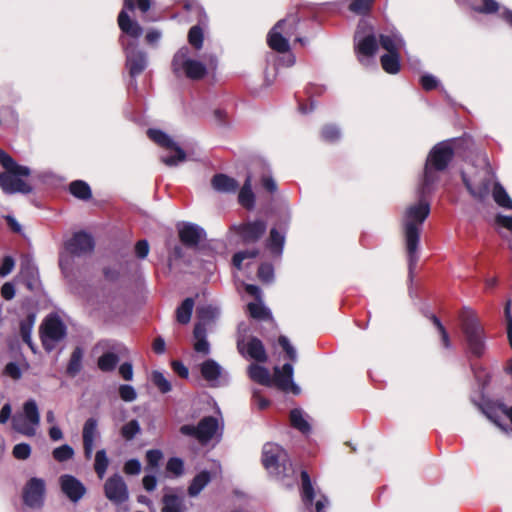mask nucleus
<instances>
[{
	"label": "nucleus",
	"instance_id": "052dcab7",
	"mask_svg": "<svg viewBox=\"0 0 512 512\" xmlns=\"http://www.w3.org/2000/svg\"><path fill=\"white\" fill-rule=\"evenodd\" d=\"M472 9L483 14H492L498 11L499 4L495 0H482V6H473Z\"/></svg>",
	"mask_w": 512,
	"mask_h": 512
},
{
	"label": "nucleus",
	"instance_id": "cd10ccee",
	"mask_svg": "<svg viewBox=\"0 0 512 512\" xmlns=\"http://www.w3.org/2000/svg\"><path fill=\"white\" fill-rule=\"evenodd\" d=\"M380 45L387 53L399 52L405 46L402 36L398 32L392 31L389 34L379 36Z\"/></svg>",
	"mask_w": 512,
	"mask_h": 512
},
{
	"label": "nucleus",
	"instance_id": "9b49d317",
	"mask_svg": "<svg viewBox=\"0 0 512 512\" xmlns=\"http://www.w3.org/2000/svg\"><path fill=\"white\" fill-rule=\"evenodd\" d=\"M40 425V413L34 399H29L23 404V410L12 416V428L27 437L36 435Z\"/></svg>",
	"mask_w": 512,
	"mask_h": 512
},
{
	"label": "nucleus",
	"instance_id": "09e8293b",
	"mask_svg": "<svg viewBox=\"0 0 512 512\" xmlns=\"http://www.w3.org/2000/svg\"><path fill=\"white\" fill-rule=\"evenodd\" d=\"M248 312L251 317L259 320H265L271 316L270 311L262 303H249Z\"/></svg>",
	"mask_w": 512,
	"mask_h": 512
},
{
	"label": "nucleus",
	"instance_id": "4d7b16f0",
	"mask_svg": "<svg viewBox=\"0 0 512 512\" xmlns=\"http://www.w3.org/2000/svg\"><path fill=\"white\" fill-rule=\"evenodd\" d=\"M374 0H353L349 9L356 14H366L372 7Z\"/></svg>",
	"mask_w": 512,
	"mask_h": 512
},
{
	"label": "nucleus",
	"instance_id": "a211bd4d",
	"mask_svg": "<svg viewBox=\"0 0 512 512\" xmlns=\"http://www.w3.org/2000/svg\"><path fill=\"white\" fill-rule=\"evenodd\" d=\"M199 370L211 387H218L221 384L227 383L229 374L224 368L214 359H207L199 365Z\"/></svg>",
	"mask_w": 512,
	"mask_h": 512
},
{
	"label": "nucleus",
	"instance_id": "58836bf2",
	"mask_svg": "<svg viewBox=\"0 0 512 512\" xmlns=\"http://www.w3.org/2000/svg\"><path fill=\"white\" fill-rule=\"evenodd\" d=\"M70 193L81 200H89L92 197L90 186L82 180H75L70 183Z\"/></svg>",
	"mask_w": 512,
	"mask_h": 512
},
{
	"label": "nucleus",
	"instance_id": "c9c22d12",
	"mask_svg": "<svg viewBox=\"0 0 512 512\" xmlns=\"http://www.w3.org/2000/svg\"><path fill=\"white\" fill-rule=\"evenodd\" d=\"M381 66L386 73L396 74L400 71L399 52L386 53L380 58Z\"/></svg>",
	"mask_w": 512,
	"mask_h": 512
},
{
	"label": "nucleus",
	"instance_id": "49530a36",
	"mask_svg": "<svg viewBox=\"0 0 512 512\" xmlns=\"http://www.w3.org/2000/svg\"><path fill=\"white\" fill-rule=\"evenodd\" d=\"M119 362V356L113 352L104 353L99 357L97 365L103 372H110L115 369Z\"/></svg>",
	"mask_w": 512,
	"mask_h": 512
},
{
	"label": "nucleus",
	"instance_id": "37998d69",
	"mask_svg": "<svg viewBox=\"0 0 512 512\" xmlns=\"http://www.w3.org/2000/svg\"><path fill=\"white\" fill-rule=\"evenodd\" d=\"M197 314L199 317L198 323H204L206 327L207 324L213 322L219 316L220 311L215 306L205 305L197 308Z\"/></svg>",
	"mask_w": 512,
	"mask_h": 512
},
{
	"label": "nucleus",
	"instance_id": "e2e57ef3",
	"mask_svg": "<svg viewBox=\"0 0 512 512\" xmlns=\"http://www.w3.org/2000/svg\"><path fill=\"white\" fill-rule=\"evenodd\" d=\"M120 398L125 402H132L136 400L137 393L133 386L128 384L120 385L119 387Z\"/></svg>",
	"mask_w": 512,
	"mask_h": 512
},
{
	"label": "nucleus",
	"instance_id": "f03ea898",
	"mask_svg": "<svg viewBox=\"0 0 512 512\" xmlns=\"http://www.w3.org/2000/svg\"><path fill=\"white\" fill-rule=\"evenodd\" d=\"M417 193L419 201L406 208L402 220L410 274L418 261L421 227L430 214V205L426 201L428 195L422 196L418 189Z\"/></svg>",
	"mask_w": 512,
	"mask_h": 512
},
{
	"label": "nucleus",
	"instance_id": "de8ad7c7",
	"mask_svg": "<svg viewBox=\"0 0 512 512\" xmlns=\"http://www.w3.org/2000/svg\"><path fill=\"white\" fill-rule=\"evenodd\" d=\"M74 454V449L68 444H63L52 451V456L57 462H66L72 459Z\"/></svg>",
	"mask_w": 512,
	"mask_h": 512
},
{
	"label": "nucleus",
	"instance_id": "0e129e2a",
	"mask_svg": "<svg viewBox=\"0 0 512 512\" xmlns=\"http://www.w3.org/2000/svg\"><path fill=\"white\" fill-rule=\"evenodd\" d=\"M431 319L440 333L443 346L446 349H450L452 347V345H451V341H450L449 335H448L445 327L442 325L440 320L435 315H432Z\"/></svg>",
	"mask_w": 512,
	"mask_h": 512
},
{
	"label": "nucleus",
	"instance_id": "338daca9",
	"mask_svg": "<svg viewBox=\"0 0 512 512\" xmlns=\"http://www.w3.org/2000/svg\"><path fill=\"white\" fill-rule=\"evenodd\" d=\"M496 223L511 233V239H509V248L512 251V215L506 216L498 214L496 216Z\"/></svg>",
	"mask_w": 512,
	"mask_h": 512
},
{
	"label": "nucleus",
	"instance_id": "4c0bfd02",
	"mask_svg": "<svg viewBox=\"0 0 512 512\" xmlns=\"http://www.w3.org/2000/svg\"><path fill=\"white\" fill-rule=\"evenodd\" d=\"M290 422L291 425L306 434L311 430V426L305 418L304 411L300 408H295L290 411Z\"/></svg>",
	"mask_w": 512,
	"mask_h": 512
},
{
	"label": "nucleus",
	"instance_id": "39448f33",
	"mask_svg": "<svg viewBox=\"0 0 512 512\" xmlns=\"http://www.w3.org/2000/svg\"><path fill=\"white\" fill-rule=\"evenodd\" d=\"M298 24V16L289 14L286 18L278 21L267 35L269 47L278 53L284 54L278 58V66L291 67L295 64V56L290 53L289 39L295 35Z\"/></svg>",
	"mask_w": 512,
	"mask_h": 512
},
{
	"label": "nucleus",
	"instance_id": "f3484780",
	"mask_svg": "<svg viewBox=\"0 0 512 512\" xmlns=\"http://www.w3.org/2000/svg\"><path fill=\"white\" fill-rule=\"evenodd\" d=\"M237 349L242 356L248 357L260 363H265L268 359L265 347L257 337H250L245 343L244 335H239L237 339Z\"/></svg>",
	"mask_w": 512,
	"mask_h": 512
},
{
	"label": "nucleus",
	"instance_id": "0eeeda50",
	"mask_svg": "<svg viewBox=\"0 0 512 512\" xmlns=\"http://www.w3.org/2000/svg\"><path fill=\"white\" fill-rule=\"evenodd\" d=\"M0 164L6 170V172L0 173V187L5 193L28 194L32 191V187L20 178L30 175V169L27 166L17 164L9 154L2 150H0Z\"/></svg>",
	"mask_w": 512,
	"mask_h": 512
},
{
	"label": "nucleus",
	"instance_id": "2f4dec72",
	"mask_svg": "<svg viewBox=\"0 0 512 512\" xmlns=\"http://www.w3.org/2000/svg\"><path fill=\"white\" fill-rule=\"evenodd\" d=\"M35 321L36 316L33 313L28 314L25 319L20 321V336L33 352H35V346L31 336Z\"/></svg>",
	"mask_w": 512,
	"mask_h": 512
},
{
	"label": "nucleus",
	"instance_id": "f257e3e1",
	"mask_svg": "<svg viewBox=\"0 0 512 512\" xmlns=\"http://www.w3.org/2000/svg\"><path fill=\"white\" fill-rule=\"evenodd\" d=\"M135 5L143 12H147L151 6V0H124V8L118 16V24L122 32L126 35L121 38L122 46L126 54V67L132 78L130 87L137 89L135 78L140 75L147 67V55L144 51L138 49V38L142 35L143 29L138 22L132 20L127 10L133 11Z\"/></svg>",
	"mask_w": 512,
	"mask_h": 512
},
{
	"label": "nucleus",
	"instance_id": "412c9836",
	"mask_svg": "<svg viewBox=\"0 0 512 512\" xmlns=\"http://www.w3.org/2000/svg\"><path fill=\"white\" fill-rule=\"evenodd\" d=\"M94 246L93 237L83 231L74 233L64 244L66 251L76 257L91 253L94 250Z\"/></svg>",
	"mask_w": 512,
	"mask_h": 512
},
{
	"label": "nucleus",
	"instance_id": "20e7f679",
	"mask_svg": "<svg viewBox=\"0 0 512 512\" xmlns=\"http://www.w3.org/2000/svg\"><path fill=\"white\" fill-rule=\"evenodd\" d=\"M262 463L268 473L283 486L291 488L297 482V471L287 452L279 445L266 443L262 449Z\"/></svg>",
	"mask_w": 512,
	"mask_h": 512
},
{
	"label": "nucleus",
	"instance_id": "ea45409f",
	"mask_svg": "<svg viewBox=\"0 0 512 512\" xmlns=\"http://www.w3.org/2000/svg\"><path fill=\"white\" fill-rule=\"evenodd\" d=\"M494 201L502 208L512 210V199L504 189V187L496 182L492 191Z\"/></svg>",
	"mask_w": 512,
	"mask_h": 512
},
{
	"label": "nucleus",
	"instance_id": "5701e85b",
	"mask_svg": "<svg viewBox=\"0 0 512 512\" xmlns=\"http://www.w3.org/2000/svg\"><path fill=\"white\" fill-rule=\"evenodd\" d=\"M177 230L181 242L187 247H196L206 236L204 229L194 223H179Z\"/></svg>",
	"mask_w": 512,
	"mask_h": 512
},
{
	"label": "nucleus",
	"instance_id": "bf43d9fd",
	"mask_svg": "<svg viewBox=\"0 0 512 512\" xmlns=\"http://www.w3.org/2000/svg\"><path fill=\"white\" fill-rule=\"evenodd\" d=\"M258 277L262 282L271 283L274 279V268L269 263H262L258 269Z\"/></svg>",
	"mask_w": 512,
	"mask_h": 512
},
{
	"label": "nucleus",
	"instance_id": "13d9d810",
	"mask_svg": "<svg viewBox=\"0 0 512 512\" xmlns=\"http://www.w3.org/2000/svg\"><path fill=\"white\" fill-rule=\"evenodd\" d=\"M278 343L283 348V350L286 352L287 357L292 362H296L297 358H298L297 351H296L295 347L290 343V340L286 336L281 335L278 339Z\"/></svg>",
	"mask_w": 512,
	"mask_h": 512
},
{
	"label": "nucleus",
	"instance_id": "4468645a",
	"mask_svg": "<svg viewBox=\"0 0 512 512\" xmlns=\"http://www.w3.org/2000/svg\"><path fill=\"white\" fill-rule=\"evenodd\" d=\"M354 42L359 61L364 65H368L370 59L378 50V43L372 28H369V32L365 34L363 26L360 24L355 32Z\"/></svg>",
	"mask_w": 512,
	"mask_h": 512
},
{
	"label": "nucleus",
	"instance_id": "3c124183",
	"mask_svg": "<svg viewBox=\"0 0 512 512\" xmlns=\"http://www.w3.org/2000/svg\"><path fill=\"white\" fill-rule=\"evenodd\" d=\"M140 430L141 428L139 422L133 419L122 426L121 435L125 440L130 441L134 439L138 433H140Z\"/></svg>",
	"mask_w": 512,
	"mask_h": 512
},
{
	"label": "nucleus",
	"instance_id": "864d4df0",
	"mask_svg": "<svg viewBox=\"0 0 512 512\" xmlns=\"http://www.w3.org/2000/svg\"><path fill=\"white\" fill-rule=\"evenodd\" d=\"M167 472L171 473L174 477H180L184 473V462L181 458L172 457L166 464Z\"/></svg>",
	"mask_w": 512,
	"mask_h": 512
},
{
	"label": "nucleus",
	"instance_id": "8fccbe9b",
	"mask_svg": "<svg viewBox=\"0 0 512 512\" xmlns=\"http://www.w3.org/2000/svg\"><path fill=\"white\" fill-rule=\"evenodd\" d=\"M163 458V454L158 449H151L146 452V460L147 466L145 467L146 471L154 472L155 469L158 468L161 459Z\"/></svg>",
	"mask_w": 512,
	"mask_h": 512
},
{
	"label": "nucleus",
	"instance_id": "c03bdc74",
	"mask_svg": "<svg viewBox=\"0 0 512 512\" xmlns=\"http://www.w3.org/2000/svg\"><path fill=\"white\" fill-rule=\"evenodd\" d=\"M163 508L162 512H183L182 511V499L172 493H166L162 498Z\"/></svg>",
	"mask_w": 512,
	"mask_h": 512
},
{
	"label": "nucleus",
	"instance_id": "72a5a7b5",
	"mask_svg": "<svg viewBox=\"0 0 512 512\" xmlns=\"http://www.w3.org/2000/svg\"><path fill=\"white\" fill-rule=\"evenodd\" d=\"M84 350L77 346L71 353L70 359L67 364L66 373L70 377L77 376L83 367Z\"/></svg>",
	"mask_w": 512,
	"mask_h": 512
},
{
	"label": "nucleus",
	"instance_id": "5fc2aeb1",
	"mask_svg": "<svg viewBox=\"0 0 512 512\" xmlns=\"http://www.w3.org/2000/svg\"><path fill=\"white\" fill-rule=\"evenodd\" d=\"M321 137L324 141L332 143L340 139L341 131L336 125H325L322 128Z\"/></svg>",
	"mask_w": 512,
	"mask_h": 512
},
{
	"label": "nucleus",
	"instance_id": "f8f14e48",
	"mask_svg": "<svg viewBox=\"0 0 512 512\" xmlns=\"http://www.w3.org/2000/svg\"><path fill=\"white\" fill-rule=\"evenodd\" d=\"M67 334L64 322L57 314H49L40 326V336L44 349L51 352L57 343L62 341Z\"/></svg>",
	"mask_w": 512,
	"mask_h": 512
},
{
	"label": "nucleus",
	"instance_id": "393cba45",
	"mask_svg": "<svg viewBox=\"0 0 512 512\" xmlns=\"http://www.w3.org/2000/svg\"><path fill=\"white\" fill-rule=\"evenodd\" d=\"M500 412L503 416L508 418L512 424V406L507 407L505 404H498L497 408L487 407L483 409V413L487 416L489 420H491L496 426H498L501 430L507 431V428L501 422V416L498 415Z\"/></svg>",
	"mask_w": 512,
	"mask_h": 512
},
{
	"label": "nucleus",
	"instance_id": "473e14b6",
	"mask_svg": "<svg viewBox=\"0 0 512 512\" xmlns=\"http://www.w3.org/2000/svg\"><path fill=\"white\" fill-rule=\"evenodd\" d=\"M301 498L305 506L311 507L315 498V490L310 476L306 471H301Z\"/></svg>",
	"mask_w": 512,
	"mask_h": 512
},
{
	"label": "nucleus",
	"instance_id": "bb28decb",
	"mask_svg": "<svg viewBox=\"0 0 512 512\" xmlns=\"http://www.w3.org/2000/svg\"><path fill=\"white\" fill-rule=\"evenodd\" d=\"M211 183L216 191L222 193H235L239 188L238 181L225 174L214 175Z\"/></svg>",
	"mask_w": 512,
	"mask_h": 512
},
{
	"label": "nucleus",
	"instance_id": "4be33fe9",
	"mask_svg": "<svg viewBox=\"0 0 512 512\" xmlns=\"http://www.w3.org/2000/svg\"><path fill=\"white\" fill-rule=\"evenodd\" d=\"M62 493L73 503L79 502L86 493V487L75 476L64 474L59 478Z\"/></svg>",
	"mask_w": 512,
	"mask_h": 512
},
{
	"label": "nucleus",
	"instance_id": "69168bd1",
	"mask_svg": "<svg viewBox=\"0 0 512 512\" xmlns=\"http://www.w3.org/2000/svg\"><path fill=\"white\" fill-rule=\"evenodd\" d=\"M142 465L138 459H129L125 462L123 471L127 475H138L141 472Z\"/></svg>",
	"mask_w": 512,
	"mask_h": 512
},
{
	"label": "nucleus",
	"instance_id": "423d86ee",
	"mask_svg": "<svg viewBox=\"0 0 512 512\" xmlns=\"http://www.w3.org/2000/svg\"><path fill=\"white\" fill-rule=\"evenodd\" d=\"M248 375L251 380L263 386L271 387L275 385L284 392L291 391L297 395L300 393V387L294 383V368L291 363H285L282 367H274L273 377L269 370L257 364H251L248 367Z\"/></svg>",
	"mask_w": 512,
	"mask_h": 512
},
{
	"label": "nucleus",
	"instance_id": "aec40b11",
	"mask_svg": "<svg viewBox=\"0 0 512 512\" xmlns=\"http://www.w3.org/2000/svg\"><path fill=\"white\" fill-rule=\"evenodd\" d=\"M266 229V222L260 219L230 227V230L238 234L245 243L257 242L264 235Z\"/></svg>",
	"mask_w": 512,
	"mask_h": 512
},
{
	"label": "nucleus",
	"instance_id": "6ab92c4d",
	"mask_svg": "<svg viewBox=\"0 0 512 512\" xmlns=\"http://www.w3.org/2000/svg\"><path fill=\"white\" fill-rule=\"evenodd\" d=\"M45 482L41 478L33 477L23 489V502L30 508H40L44 503Z\"/></svg>",
	"mask_w": 512,
	"mask_h": 512
},
{
	"label": "nucleus",
	"instance_id": "a878e982",
	"mask_svg": "<svg viewBox=\"0 0 512 512\" xmlns=\"http://www.w3.org/2000/svg\"><path fill=\"white\" fill-rule=\"evenodd\" d=\"M195 338L194 350L202 355L210 354V343L207 340V328L204 323H196L193 331Z\"/></svg>",
	"mask_w": 512,
	"mask_h": 512
},
{
	"label": "nucleus",
	"instance_id": "b1692460",
	"mask_svg": "<svg viewBox=\"0 0 512 512\" xmlns=\"http://www.w3.org/2000/svg\"><path fill=\"white\" fill-rule=\"evenodd\" d=\"M100 437L98 422L95 418H88L82 430L84 456L90 460L93 455L96 440Z\"/></svg>",
	"mask_w": 512,
	"mask_h": 512
},
{
	"label": "nucleus",
	"instance_id": "603ef678",
	"mask_svg": "<svg viewBox=\"0 0 512 512\" xmlns=\"http://www.w3.org/2000/svg\"><path fill=\"white\" fill-rule=\"evenodd\" d=\"M152 382L161 393H168L172 389L170 381L159 371H154L152 373Z\"/></svg>",
	"mask_w": 512,
	"mask_h": 512
},
{
	"label": "nucleus",
	"instance_id": "1a4fd4ad",
	"mask_svg": "<svg viewBox=\"0 0 512 512\" xmlns=\"http://www.w3.org/2000/svg\"><path fill=\"white\" fill-rule=\"evenodd\" d=\"M123 299L118 292L102 289L101 292L90 294L85 299L86 309L90 314L110 317L122 308Z\"/></svg>",
	"mask_w": 512,
	"mask_h": 512
},
{
	"label": "nucleus",
	"instance_id": "7c9ffc66",
	"mask_svg": "<svg viewBox=\"0 0 512 512\" xmlns=\"http://www.w3.org/2000/svg\"><path fill=\"white\" fill-rule=\"evenodd\" d=\"M239 203L246 209H253L255 205V195L252 191V177L248 175L238 194Z\"/></svg>",
	"mask_w": 512,
	"mask_h": 512
},
{
	"label": "nucleus",
	"instance_id": "dca6fc26",
	"mask_svg": "<svg viewBox=\"0 0 512 512\" xmlns=\"http://www.w3.org/2000/svg\"><path fill=\"white\" fill-rule=\"evenodd\" d=\"M104 493L106 498L116 505L126 502L129 498L127 484L119 474H114L105 481Z\"/></svg>",
	"mask_w": 512,
	"mask_h": 512
},
{
	"label": "nucleus",
	"instance_id": "774afa93",
	"mask_svg": "<svg viewBox=\"0 0 512 512\" xmlns=\"http://www.w3.org/2000/svg\"><path fill=\"white\" fill-rule=\"evenodd\" d=\"M15 266V261L11 256H5L0 265V276L6 277L10 274Z\"/></svg>",
	"mask_w": 512,
	"mask_h": 512
},
{
	"label": "nucleus",
	"instance_id": "a19ab883",
	"mask_svg": "<svg viewBox=\"0 0 512 512\" xmlns=\"http://www.w3.org/2000/svg\"><path fill=\"white\" fill-rule=\"evenodd\" d=\"M74 257L75 255L69 254L66 249L60 253L59 256V266L61 271L66 279L69 281L73 278V265H74Z\"/></svg>",
	"mask_w": 512,
	"mask_h": 512
},
{
	"label": "nucleus",
	"instance_id": "6e6552de",
	"mask_svg": "<svg viewBox=\"0 0 512 512\" xmlns=\"http://www.w3.org/2000/svg\"><path fill=\"white\" fill-rule=\"evenodd\" d=\"M461 328L465 335L469 351L476 357H481L486 349L484 328L480 323L477 313L463 307L459 314Z\"/></svg>",
	"mask_w": 512,
	"mask_h": 512
},
{
	"label": "nucleus",
	"instance_id": "7ed1b4c3",
	"mask_svg": "<svg viewBox=\"0 0 512 512\" xmlns=\"http://www.w3.org/2000/svg\"><path fill=\"white\" fill-rule=\"evenodd\" d=\"M454 156L452 141L446 140L436 144L426 159L422 179L418 184L419 193L422 196L430 195L443 172Z\"/></svg>",
	"mask_w": 512,
	"mask_h": 512
},
{
	"label": "nucleus",
	"instance_id": "6e6d98bb",
	"mask_svg": "<svg viewBox=\"0 0 512 512\" xmlns=\"http://www.w3.org/2000/svg\"><path fill=\"white\" fill-rule=\"evenodd\" d=\"M258 254H259V251L257 249L239 251V252L235 253L233 256V259H232L233 265L237 269H241L242 262L245 259H253V258L257 257Z\"/></svg>",
	"mask_w": 512,
	"mask_h": 512
},
{
	"label": "nucleus",
	"instance_id": "2eb2a0df",
	"mask_svg": "<svg viewBox=\"0 0 512 512\" xmlns=\"http://www.w3.org/2000/svg\"><path fill=\"white\" fill-rule=\"evenodd\" d=\"M219 428L218 419L213 416H206L200 420L197 426L183 425L180 432L183 435L196 438L201 443H208L217 433Z\"/></svg>",
	"mask_w": 512,
	"mask_h": 512
},
{
	"label": "nucleus",
	"instance_id": "e433bc0d",
	"mask_svg": "<svg viewBox=\"0 0 512 512\" xmlns=\"http://www.w3.org/2000/svg\"><path fill=\"white\" fill-rule=\"evenodd\" d=\"M206 22L207 17L204 14V20H200L199 24L192 26L189 30L188 41L196 50L201 49L203 46L204 33L201 25L205 26Z\"/></svg>",
	"mask_w": 512,
	"mask_h": 512
},
{
	"label": "nucleus",
	"instance_id": "680f3d73",
	"mask_svg": "<svg viewBox=\"0 0 512 512\" xmlns=\"http://www.w3.org/2000/svg\"><path fill=\"white\" fill-rule=\"evenodd\" d=\"M12 454L18 460H26L31 455V447L27 443L16 444L13 448Z\"/></svg>",
	"mask_w": 512,
	"mask_h": 512
},
{
	"label": "nucleus",
	"instance_id": "ddd939ff",
	"mask_svg": "<svg viewBox=\"0 0 512 512\" xmlns=\"http://www.w3.org/2000/svg\"><path fill=\"white\" fill-rule=\"evenodd\" d=\"M147 135L157 145L174 151V155L161 156V161L165 165L173 167L185 161V151L179 145H177L168 134H166L162 130L151 128L147 130Z\"/></svg>",
	"mask_w": 512,
	"mask_h": 512
},
{
	"label": "nucleus",
	"instance_id": "79ce46f5",
	"mask_svg": "<svg viewBox=\"0 0 512 512\" xmlns=\"http://www.w3.org/2000/svg\"><path fill=\"white\" fill-rule=\"evenodd\" d=\"M194 300L186 298L176 310L177 321L181 324H187L192 315Z\"/></svg>",
	"mask_w": 512,
	"mask_h": 512
},
{
	"label": "nucleus",
	"instance_id": "c756f323",
	"mask_svg": "<svg viewBox=\"0 0 512 512\" xmlns=\"http://www.w3.org/2000/svg\"><path fill=\"white\" fill-rule=\"evenodd\" d=\"M210 482L211 474L207 470L201 471L192 479L187 490L188 495L190 497L198 496Z\"/></svg>",
	"mask_w": 512,
	"mask_h": 512
},
{
	"label": "nucleus",
	"instance_id": "f704fd0d",
	"mask_svg": "<svg viewBox=\"0 0 512 512\" xmlns=\"http://www.w3.org/2000/svg\"><path fill=\"white\" fill-rule=\"evenodd\" d=\"M462 181L465 185V187L467 188V190L469 191V193L477 200H484L488 194H489V191H490V182L489 180H483L482 183L477 186V187H474L472 185V183L470 182V180L468 179V177L466 176L465 173H462Z\"/></svg>",
	"mask_w": 512,
	"mask_h": 512
},
{
	"label": "nucleus",
	"instance_id": "a18cd8bd",
	"mask_svg": "<svg viewBox=\"0 0 512 512\" xmlns=\"http://www.w3.org/2000/svg\"><path fill=\"white\" fill-rule=\"evenodd\" d=\"M109 466V459L105 449L98 450L94 458V470L97 476L102 479Z\"/></svg>",
	"mask_w": 512,
	"mask_h": 512
},
{
	"label": "nucleus",
	"instance_id": "9d476101",
	"mask_svg": "<svg viewBox=\"0 0 512 512\" xmlns=\"http://www.w3.org/2000/svg\"><path fill=\"white\" fill-rule=\"evenodd\" d=\"M172 71L176 77L185 76L191 80H199L206 75L207 68L201 61L195 60L191 56V51L187 46H183L173 57Z\"/></svg>",
	"mask_w": 512,
	"mask_h": 512
},
{
	"label": "nucleus",
	"instance_id": "c85d7f7f",
	"mask_svg": "<svg viewBox=\"0 0 512 512\" xmlns=\"http://www.w3.org/2000/svg\"><path fill=\"white\" fill-rule=\"evenodd\" d=\"M285 244V235L280 233L276 228L270 230L269 238L267 239L266 246L274 257H280L283 253Z\"/></svg>",
	"mask_w": 512,
	"mask_h": 512
}]
</instances>
